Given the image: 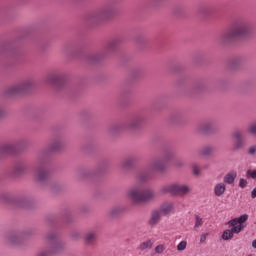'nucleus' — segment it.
<instances>
[{
	"mask_svg": "<svg viewBox=\"0 0 256 256\" xmlns=\"http://www.w3.org/2000/svg\"><path fill=\"white\" fill-rule=\"evenodd\" d=\"M251 25L249 23H238L234 25L230 31L226 32L222 36L223 43H229L231 41H235V39H239L241 37H249L251 35Z\"/></svg>",
	"mask_w": 256,
	"mask_h": 256,
	"instance_id": "1",
	"label": "nucleus"
},
{
	"mask_svg": "<svg viewBox=\"0 0 256 256\" xmlns=\"http://www.w3.org/2000/svg\"><path fill=\"white\" fill-rule=\"evenodd\" d=\"M127 197L133 203H145L155 199V192L153 190L143 189L141 186H136L127 191Z\"/></svg>",
	"mask_w": 256,
	"mask_h": 256,
	"instance_id": "2",
	"label": "nucleus"
},
{
	"mask_svg": "<svg viewBox=\"0 0 256 256\" xmlns=\"http://www.w3.org/2000/svg\"><path fill=\"white\" fill-rule=\"evenodd\" d=\"M190 191L189 186L181 184H170L161 188V193H169L170 195H187Z\"/></svg>",
	"mask_w": 256,
	"mask_h": 256,
	"instance_id": "3",
	"label": "nucleus"
},
{
	"mask_svg": "<svg viewBox=\"0 0 256 256\" xmlns=\"http://www.w3.org/2000/svg\"><path fill=\"white\" fill-rule=\"evenodd\" d=\"M168 161H169L168 156L156 158L150 163L149 169L150 171H157L158 173H162V171L167 169Z\"/></svg>",
	"mask_w": 256,
	"mask_h": 256,
	"instance_id": "4",
	"label": "nucleus"
},
{
	"mask_svg": "<svg viewBox=\"0 0 256 256\" xmlns=\"http://www.w3.org/2000/svg\"><path fill=\"white\" fill-rule=\"evenodd\" d=\"M243 229H245V225L232 226L231 229L224 230L222 233L223 241H231V239L234 237V234L239 235Z\"/></svg>",
	"mask_w": 256,
	"mask_h": 256,
	"instance_id": "5",
	"label": "nucleus"
},
{
	"mask_svg": "<svg viewBox=\"0 0 256 256\" xmlns=\"http://www.w3.org/2000/svg\"><path fill=\"white\" fill-rule=\"evenodd\" d=\"M31 87V83L29 81L22 82L16 86H12L9 88V95H17L18 93H25Z\"/></svg>",
	"mask_w": 256,
	"mask_h": 256,
	"instance_id": "6",
	"label": "nucleus"
},
{
	"mask_svg": "<svg viewBox=\"0 0 256 256\" xmlns=\"http://www.w3.org/2000/svg\"><path fill=\"white\" fill-rule=\"evenodd\" d=\"M63 249V243L61 242H54L53 246L50 250L41 251L36 256H51L56 255L57 253H61Z\"/></svg>",
	"mask_w": 256,
	"mask_h": 256,
	"instance_id": "7",
	"label": "nucleus"
},
{
	"mask_svg": "<svg viewBox=\"0 0 256 256\" xmlns=\"http://www.w3.org/2000/svg\"><path fill=\"white\" fill-rule=\"evenodd\" d=\"M232 137L236 139L233 146L234 149H243L245 147V141L243 140V134L241 131L234 132Z\"/></svg>",
	"mask_w": 256,
	"mask_h": 256,
	"instance_id": "8",
	"label": "nucleus"
},
{
	"mask_svg": "<svg viewBox=\"0 0 256 256\" xmlns=\"http://www.w3.org/2000/svg\"><path fill=\"white\" fill-rule=\"evenodd\" d=\"M14 153H17L15 144H4L0 147V155H13Z\"/></svg>",
	"mask_w": 256,
	"mask_h": 256,
	"instance_id": "9",
	"label": "nucleus"
},
{
	"mask_svg": "<svg viewBox=\"0 0 256 256\" xmlns=\"http://www.w3.org/2000/svg\"><path fill=\"white\" fill-rule=\"evenodd\" d=\"M162 215H171V213H175V206L173 205V202H164L160 206V210Z\"/></svg>",
	"mask_w": 256,
	"mask_h": 256,
	"instance_id": "10",
	"label": "nucleus"
},
{
	"mask_svg": "<svg viewBox=\"0 0 256 256\" xmlns=\"http://www.w3.org/2000/svg\"><path fill=\"white\" fill-rule=\"evenodd\" d=\"M248 219H249V215L243 214L238 218H234V219L230 220L228 222V225H230V227H239V225H243V223H246V221H248Z\"/></svg>",
	"mask_w": 256,
	"mask_h": 256,
	"instance_id": "11",
	"label": "nucleus"
},
{
	"mask_svg": "<svg viewBox=\"0 0 256 256\" xmlns=\"http://www.w3.org/2000/svg\"><path fill=\"white\" fill-rule=\"evenodd\" d=\"M235 179H237V171L233 170L228 172L224 178H223V183L227 185H233L235 183Z\"/></svg>",
	"mask_w": 256,
	"mask_h": 256,
	"instance_id": "12",
	"label": "nucleus"
},
{
	"mask_svg": "<svg viewBox=\"0 0 256 256\" xmlns=\"http://www.w3.org/2000/svg\"><path fill=\"white\" fill-rule=\"evenodd\" d=\"M161 212L159 210H154L151 213L150 219H149V225L155 226L161 221Z\"/></svg>",
	"mask_w": 256,
	"mask_h": 256,
	"instance_id": "13",
	"label": "nucleus"
},
{
	"mask_svg": "<svg viewBox=\"0 0 256 256\" xmlns=\"http://www.w3.org/2000/svg\"><path fill=\"white\" fill-rule=\"evenodd\" d=\"M225 191H227V186L223 182L217 183L214 186V195L216 197H221L225 194Z\"/></svg>",
	"mask_w": 256,
	"mask_h": 256,
	"instance_id": "14",
	"label": "nucleus"
},
{
	"mask_svg": "<svg viewBox=\"0 0 256 256\" xmlns=\"http://www.w3.org/2000/svg\"><path fill=\"white\" fill-rule=\"evenodd\" d=\"M84 241L86 245H93L95 241H97V232L96 231H89L85 234Z\"/></svg>",
	"mask_w": 256,
	"mask_h": 256,
	"instance_id": "15",
	"label": "nucleus"
},
{
	"mask_svg": "<svg viewBox=\"0 0 256 256\" xmlns=\"http://www.w3.org/2000/svg\"><path fill=\"white\" fill-rule=\"evenodd\" d=\"M7 241L11 245H18V243L21 241V237H19L17 234H9L7 236Z\"/></svg>",
	"mask_w": 256,
	"mask_h": 256,
	"instance_id": "16",
	"label": "nucleus"
},
{
	"mask_svg": "<svg viewBox=\"0 0 256 256\" xmlns=\"http://www.w3.org/2000/svg\"><path fill=\"white\" fill-rule=\"evenodd\" d=\"M35 176L38 181H45V179H47V177H48V174H47V171L40 168V169L36 170Z\"/></svg>",
	"mask_w": 256,
	"mask_h": 256,
	"instance_id": "17",
	"label": "nucleus"
},
{
	"mask_svg": "<svg viewBox=\"0 0 256 256\" xmlns=\"http://www.w3.org/2000/svg\"><path fill=\"white\" fill-rule=\"evenodd\" d=\"M203 218H201V216L196 215L195 216V223H194V231H197L198 229H200V227H203Z\"/></svg>",
	"mask_w": 256,
	"mask_h": 256,
	"instance_id": "18",
	"label": "nucleus"
},
{
	"mask_svg": "<svg viewBox=\"0 0 256 256\" xmlns=\"http://www.w3.org/2000/svg\"><path fill=\"white\" fill-rule=\"evenodd\" d=\"M152 247H153V242L151 240H148V241L142 242L139 245V250L140 251H145L147 249H151Z\"/></svg>",
	"mask_w": 256,
	"mask_h": 256,
	"instance_id": "19",
	"label": "nucleus"
},
{
	"mask_svg": "<svg viewBox=\"0 0 256 256\" xmlns=\"http://www.w3.org/2000/svg\"><path fill=\"white\" fill-rule=\"evenodd\" d=\"M142 121L140 117L134 118L129 124L130 129H135V127L141 125Z\"/></svg>",
	"mask_w": 256,
	"mask_h": 256,
	"instance_id": "20",
	"label": "nucleus"
},
{
	"mask_svg": "<svg viewBox=\"0 0 256 256\" xmlns=\"http://www.w3.org/2000/svg\"><path fill=\"white\" fill-rule=\"evenodd\" d=\"M94 19H96V21H101V19H105V17H107V11L102 10L96 14H94Z\"/></svg>",
	"mask_w": 256,
	"mask_h": 256,
	"instance_id": "21",
	"label": "nucleus"
},
{
	"mask_svg": "<svg viewBox=\"0 0 256 256\" xmlns=\"http://www.w3.org/2000/svg\"><path fill=\"white\" fill-rule=\"evenodd\" d=\"M165 249H167V246H165V244H160L155 247L154 251L158 255H162V253H165Z\"/></svg>",
	"mask_w": 256,
	"mask_h": 256,
	"instance_id": "22",
	"label": "nucleus"
},
{
	"mask_svg": "<svg viewBox=\"0 0 256 256\" xmlns=\"http://www.w3.org/2000/svg\"><path fill=\"white\" fill-rule=\"evenodd\" d=\"M187 249V241H181L177 245V251H185Z\"/></svg>",
	"mask_w": 256,
	"mask_h": 256,
	"instance_id": "23",
	"label": "nucleus"
},
{
	"mask_svg": "<svg viewBox=\"0 0 256 256\" xmlns=\"http://www.w3.org/2000/svg\"><path fill=\"white\" fill-rule=\"evenodd\" d=\"M247 179H256V170H248L246 172Z\"/></svg>",
	"mask_w": 256,
	"mask_h": 256,
	"instance_id": "24",
	"label": "nucleus"
},
{
	"mask_svg": "<svg viewBox=\"0 0 256 256\" xmlns=\"http://www.w3.org/2000/svg\"><path fill=\"white\" fill-rule=\"evenodd\" d=\"M248 133L256 135V123H252L248 126Z\"/></svg>",
	"mask_w": 256,
	"mask_h": 256,
	"instance_id": "25",
	"label": "nucleus"
},
{
	"mask_svg": "<svg viewBox=\"0 0 256 256\" xmlns=\"http://www.w3.org/2000/svg\"><path fill=\"white\" fill-rule=\"evenodd\" d=\"M247 185H248L247 180H245V179H243V178H241V179L239 180V187H241V189H245V187H247Z\"/></svg>",
	"mask_w": 256,
	"mask_h": 256,
	"instance_id": "26",
	"label": "nucleus"
},
{
	"mask_svg": "<svg viewBox=\"0 0 256 256\" xmlns=\"http://www.w3.org/2000/svg\"><path fill=\"white\" fill-rule=\"evenodd\" d=\"M121 212V209L119 208H113L111 211H110V215L112 217H115V215H119V213Z\"/></svg>",
	"mask_w": 256,
	"mask_h": 256,
	"instance_id": "27",
	"label": "nucleus"
},
{
	"mask_svg": "<svg viewBox=\"0 0 256 256\" xmlns=\"http://www.w3.org/2000/svg\"><path fill=\"white\" fill-rule=\"evenodd\" d=\"M192 173H194V175H199L200 174L199 166H197L196 164L192 165Z\"/></svg>",
	"mask_w": 256,
	"mask_h": 256,
	"instance_id": "28",
	"label": "nucleus"
},
{
	"mask_svg": "<svg viewBox=\"0 0 256 256\" xmlns=\"http://www.w3.org/2000/svg\"><path fill=\"white\" fill-rule=\"evenodd\" d=\"M207 237H209V233H204L200 236V243H205L207 241Z\"/></svg>",
	"mask_w": 256,
	"mask_h": 256,
	"instance_id": "29",
	"label": "nucleus"
},
{
	"mask_svg": "<svg viewBox=\"0 0 256 256\" xmlns=\"http://www.w3.org/2000/svg\"><path fill=\"white\" fill-rule=\"evenodd\" d=\"M61 147V142H55L53 145H52V151H57L59 150V148Z\"/></svg>",
	"mask_w": 256,
	"mask_h": 256,
	"instance_id": "30",
	"label": "nucleus"
},
{
	"mask_svg": "<svg viewBox=\"0 0 256 256\" xmlns=\"http://www.w3.org/2000/svg\"><path fill=\"white\" fill-rule=\"evenodd\" d=\"M248 153H249V155H255L256 154V146H251L248 149Z\"/></svg>",
	"mask_w": 256,
	"mask_h": 256,
	"instance_id": "31",
	"label": "nucleus"
},
{
	"mask_svg": "<svg viewBox=\"0 0 256 256\" xmlns=\"http://www.w3.org/2000/svg\"><path fill=\"white\" fill-rule=\"evenodd\" d=\"M211 151H212L211 147H206V148L203 149L202 153L204 155H209V153H211Z\"/></svg>",
	"mask_w": 256,
	"mask_h": 256,
	"instance_id": "32",
	"label": "nucleus"
},
{
	"mask_svg": "<svg viewBox=\"0 0 256 256\" xmlns=\"http://www.w3.org/2000/svg\"><path fill=\"white\" fill-rule=\"evenodd\" d=\"M57 79H59V76H57V75H54V76H51V77H50V81H51L52 83H55V81H57Z\"/></svg>",
	"mask_w": 256,
	"mask_h": 256,
	"instance_id": "33",
	"label": "nucleus"
},
{
	"mask_svg": "<svg viewBox=\"0 0 256 256\" xmlns=\"http://www.w3.org/2000/svg\"><path fill=\"white\" fill-rule=\"evenodd\" d=\"M252 199H256V187L251 192Z\"/></svg>",
	"mask_w": 256,
	"mask_h": 256,
	"instance_id": "34",
	"label": "nucleus"
},
{
	"mask_svg": "<svg viewBox=\"0 0 256 256\" xmlns=\"http://www.w3.org/2000/svg\"><path fill=\"white\" fill-rule=\"evenodd\" d=\"M55 234H50L49 236H48V241H55Z\"/></svg>",
	"mask_w": 256,
	"mask_h": 256,
	"instance_id": "35",
	"label": "nucleus"
},
{
	"mask_svg": "<svg viewBox=\"0 0 256 256\" xmlns=\"http://www.w3.org/2000/svg\"><path fill=\"white\" fill-rule=\"evenodd\" d=\"M129 165H131V160H126L124 162V167H129Z\"/></svg>",
	"mask_w": 256,
	"mask_h": 256,
	"instance_id": "36",
	"label": "nucleus"
},
{
	"mask_svg": "<svg viewBox=\"0 0 256 256\" xmlns=\"http://www.w3.org/2000/svg\"><path fill=\"white\" fill-rule=\"evenodd\" d=\"M252 247H253V249H256V240H254V241L252 242Z\"/></svg>",
	"mask_w": 256,
	"mask_h": 256,
	"instance_id": "37",
	"label": "nucleus"
},
{
	"mask_svg": "<svg viewBox=\"0 0 256 256\" xmlns=\"http://www.w3.org/2000/svg\"><path fill=\"white\" fill-rule=\"evenodd\" d=\"M0 117H3V110H0Z\"/></svg>",
	"mask_w": 256,
	"mask_h": 256,
	"instance_id": "38",
	"label": "nucleus"
}]
</instances>
